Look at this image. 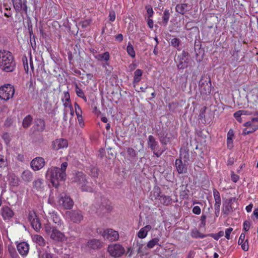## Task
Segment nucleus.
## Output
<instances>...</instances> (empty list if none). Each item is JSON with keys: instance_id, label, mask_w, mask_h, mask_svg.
Returning a JSON list of instances; mask_svg holds the SVG:
<instances>
[{"instance_id": "obj_11", "label": "nucleus", "mask_w": 258, "mask_h": 258, "mask_svg": "<svg viewBox=\"0 0 258 258\" xmlns=\"http://www.w3.org/2000/svg\"><path fill=\"white\" fill-rule=\"evenodd\" d=\"M100 234L105 239L109 241H116L119 238L118 232L112 229H106L100 231Z\"/></svg>"}, {"instance_id": "obj_16", "label": "nucleus", "mask_w": 258, "mask_h": 258, "mask_svg": "<svg viewBox=\"0 0 258 258\" xmlns=\"http://www.w3.org/2000/svg\"><path fill=\"white\" fill-rule=\"evenodd\" d=\"M213 196L215 202L214 205L215 214L216 217H218L220 214V208L221 206V197L220 193L216 189H214L213 190Z\"/></svg>"}, {"instance_id": "obj_8", "label": "nucleus", "mask_w": 258, "mask_h": 258, "mask_svg": "<svg viewBox=\"0 0 258 258\" xmlns=\"http://www.w3.org/2000/svg\"><path fill=\"white\" fill-rule=\"evenodd\" d=\"M107 250L109 254L115 258L121 256L125 251L124 248L118 243L109 245Z\"/></svg>"}, {"instance_id": "obj_6", "label": "nucleus", "mask_w": 258, "mask_h": 258, "mask_svg": "<svg viewBox=\"0 0 258 258\" xmlns=\"http://www.w3.org/2000/svg\"><path fill=\"white\" fill-rule=\"evenodd\" d=\"M15 93L14 87L9 84L0 87V98L4 100H8L13 97Z\"/></svg>"}, {"instance_id": "obj_24", "label": "nucleus", "mask_w": 258, "mask_h": 258, "mask_svg": "<svg viewBox=\"0 0 258 258\" xmlns=\"http://www.w3.org/2000/svg\"><path fill=\"white\" fill-rule=\"evenodd\" d=\"M14 7L16 11H20L24 10L26 11L27 8L25 3H22V0H13Z\"/></svg>"}, {"instance_id": "obj_59", "label": "nucleus", "mask_w": 258, "mask_h": 258, "mask_svg": "<svg viewBox=\"0 0 258 258\" xmlns=\"http://www.w3.org/2000/svg\"><path fill=\"white\" fill-rule=\"evenodd\" d=\"M115 40L118 42H121L123 40V35L119 34L115 36Z\"/></svg>"}, {"instance_id": "obj_13", "label": "nucleus", "mask_w": 258, "mask_h": 258, "mask_svg": "<svg viewBox=\"0 0 258 258\" xmlns=\"http://www.w3.org/2000/svg\"><path fill=\"white\" fill-rule=\"evenodd\" d=\"M28 219L33 229L36 231H39L41 228V224L35 213L34 212H29Z\"/></svg>"}, {"instance_id": "obj_45", "label": "nucleus", "mask_w": 258, "mask_h": 258, "mask_svg": "<svg viewBox=\"0 0 258 258\" xmlns=\"http://www.w3.org/2000/svg\"><path fill=\"white\" fill-rule=\"evenodd\" d=\"M127 154L131 157H134L136 156V152L132 148H128L126 150Z\"/></svg>"}, {"instance_id": "obj_21", "label": "nucleus", "mask_w": 258, "mask_h": 258, "mask_svg": "<svg viewBox=\"0 0 258 258\" xmlns=\"http://www.w3.org/2000/svg\"><path fill=\"white\" fill-rule=\"evenodd\" d=\"M1 215L5 220H9L13 216L14 212L10 207L5 206L1 209Z\"/></svg>"}, {"instance_id": "obj_20", "label": "nucleus", "mask_w": 258, "mask_h": 258, "mask_svg": "<svg viewBox=\"0 0 258 258\" xmlns=\"http://www.w3.org/2000/svg\"><path fill=\"white\" fill-rule=\"evenodd\" d=\"M63 105L64 107V109H67L69 111L72 112V107L70 102V96L68 92H64L63 98L61 99Z\"/></svg>"}, {"instance_id": "obj_46", "label": "nucleus", "mask_w": 258, "mask_h": 258, "mask_svg": "<svg viewBox=\"0 0 258 258\" xmlns=\"http://www.w3.org/2000/svg\"><path fill=\"white\" fill-rule=\"evenodd\" d=\"M6 164V159L5 158L4 156L0 155V167L2 168L5 167Z\"/></svg>"}, {"instance_id": "obj_38", "label": "nucleus", "mask_w": 258, "mask_h": 258, "mask_svg": "<svg viewBox=\"0 0 258 258\" xmlns=\"http://www.w3.org/2000/svg\"><path fill=\"white\" fill-rule=\"evenodd\" d=\"M170 17V13L169 10H166L164 12L163 16L162 17V23L164 26H166L168 22Z\"/></svg>"}, {"instance_id": "obj_22", "label": "nucleus", "mask_w": 258, "mask_h": 258, "mask_svg": "<svg viewBox=\"0 0 258 258\" xmlns=\"http://www.w3.org/2000/svg\"><path fill=\"white\" fill-rule=\"evenodd\" d=\"M160 142L164 145H166L170 141V139L167 137L168 133L166 131L162 130L157 133Z\"/></svg>"}, {"instance_id": "obj_26", "label": "nucleus", "mask_w": 258, "mask_h": 258, "mask_svg": "<svg viewBox=\"0 0 258 258\" xmlns=\"http://www.w3.org/2000/svg\"><path fill=\"white\" fill-rule=\"evenodd\" d=\"M48 248L49 247L47 246V249L44 248L38 250V258H53L52 254L47 250Z\"/></svg>"}, {"instance_id": "obj_44", "label": "nucleus", "mask_w": 258, "mask_h": 258, "mask_svg": "<svg viewBox=\"0 0 258 258\" xmlns=\"http://www.w3.org/2000/svg\"><path fill=\"white\" fill-rule=\"evenodd\" d=\"M240 245H241V248L244 251H248L249 249L248 239H246L245 241L243 243H242L241 244H240Z\"/></svg>"}, {"instance_id": "obj_23", "label": "nucleus", "mask_w": 258, "mask_h": 258, "mask_svg": "<svg viewBox=\"0 0 258 258\" xmlns=\"http://www.w3.org/2000/svg\"><path fill=\"white\" fill-rule=\"evenodd\" d=\"M102 243L100 240L92 239L88 240L87 245L89 248L95 249L101 247Z\"/></svg>"}, {"instance_id": "obj_48", "label": "nucleus", "mask_w": 258, "mask_h": 258, "mask_svg": "<svg viewBox=\"0 0 258 258\" xmlns=\"http://www.w3.org/2000/svg\"><path fill=\"white\" fill-rule=\"evenodd\" d=\"M241 115H242V114H241V112L240 111V110H239L234 113V117L236 119V120L238 121H239L240 122H241V121H242V119L241 118Z\"/></svg>"}, {"instance_id": "obj_12", "label": "nucleus", "mask_w": 258, "mask_h": 258, "mask_svg": "<svg viewBox=\"0 0 258 258\" xmlns=\"http://www.w3.org/2000/svg\"><path fill=\"white\" fill-rule=\"evenodd\" d=\"M58 203L66 209H71L74 205L72 199L64 193L60 195Z\"/></svg>"}, {"instance_id": "obj_28", "label": "nucleus", "mask_w": 258, "mask_h": 258, "mask_svg": "<svg viewBox=\"0 0 258 258\" xmlns=\"http://www.w3.org/2000/svg\"><path fill=\"white\" fill-rule=\"evenodd\" d=\"M32 239L34 242L41 246H43L45 244V241L43 237L41 235L37 234L34 235L33 236Z\"/></svg>"}, {"instance_id": "obj_9", "label": "nucleus", "mask_w": 258, "mask_h": 258, "mask_svg": "<svg viewBox=\"0 0 258 258\" xmlns=\"http://www.w3.org/2000/svg\"><path fill=\"white\" fill-rule=\"evenodd\" d=\"M66 214L70 221L73 223L79 224L84 219V215L82 211L74 210L67 211Z\"/></svg>"}, {"instance_id": "obj_41", "label": "nucleus", "mask_w": 258, "mask_h": 258, "mask_svg": "<svg viewBox=\"0 0 258 258\" xmlns=\"http://www.w3.org/2000/svg\"><path fill=\"white\" fill-rule=\"evenodd\" d=\"M180 40L177 38H174L171 39V45L174 47H177L179 46L180 43Z\"/></svg>"}, {"instance_id": "obj_50", "label": "nucleus", "mask_w": 258, "mask_h": 258, "mask_svg": "<svg viewBox=\"0 0 258 258\" xmlns=\"http://www.w3.org/2000/svg\"><path fill=\"white\" fill-rule=\"evenodd\" d=\"M233 231V228L229 227L226 229L225 230V237L227 239H230V234L231 232Z\"/></svg>"}, {"instance_id": "obj_57", "label": "nucleus", "mask_w": 258, "mask_h": 258, "mask_svg": "<svg viewBox=\"0 0 258 258\" xmlns=\"http://www.w3.org/2000/svg\"><path fill=\"white\" fill-rule=\"evenodd\" d=\"M192 212L194 214H197V215L200 214V213L201 212V210L200 207L198 206H195L192 209Z\"/></svg>"}, {"instance_id": "obj_64", "label": "nucleus", "mask_w": 258, "mask_h": 258, "mask_svg": "<svg viewBox=\"0 0 258 258\" xmlns=\"http://www.w3.org/2000/svg\"><path fill=\"white\" fill-rule=\"evenodd\" d=\"M68 110H67V109H64L63 110V120L64 121H67V119H68V117H67V114L68 113Z\"/></svg>"}, {"instance_id": "obj_1", "label": "nucleus", "mask_w": 258, "mask_h": 258, "mask_svg": "<svg viewBox=\"0 0 258 258\" xmlns=\"http://www.w3.org/2000/svg\"><path fill=\"white\" fill-rule=\"evenodd\" d=\"M68 165V163L64 162L61 164L60 168L52 166L47 169L45 175L46 178L51 182L53 186L57 187L59 181L66 180V171Z\"/></svg>"}, {"instance_id": "obj_60", "label": "nucleus", "mask_w": 258, "mask_h": 258, "mask_svg": "<svg viewBox=\"0 0 258 258\" xmlns=\"http://www.w3.org/2000/svg\"><path fill=\"white\" fill-rule=\"evenodd\" d=\"M136 67H137V64L135 63H132L128 66V69H129L130 71H131V72L135 70Z\"/></svg>"}, {"instance_id": "obj_61", "label": "nucleus", "mask_w": 258, "mask_h": 258, "mask_svg": "<svg viewBox=\"0 0 258 258\" xmlns=\"http://www.w3.org/2000/svg\"><path fill=\"white\" fill-rule=\"evenodd\" d=\"M206 216L205 215H202V216L201 217V224L203 226H205L206 225Z\"/></svg>"}, {"instance_id": "obj_31", "label": "nucleus", "mask_w": 258, "mask_h": 258, "mask_svg": "<svg viewBox=\"0 0 258 258\" xmlns=\"http://www.w3.org/2000/svg\"><path fill=\"white\" fill-rule=\"evenodd\" d=\"M160 240L159 238L156 237L150 240L147 244V247L149 249L153 248L155 245L160 246L159 241Z\"/></svg>"}, {"instance_id": "obj_10", "label": "nucleus", "mask_w": 258, "mask_h": 258, "mask_svg": "<svg viewBox=\"0 0 258 258\" xmlns=\"http://www.w3.org/2000/svg\"><path fill=\"white\" fill-rule=\"evenodd\" d=\"M148 146L153 152V154L157 157H159L165 150V149L158 150L159 144L154 137L150 135L147 141Z\"/></svg>"}, {"instance_id": "obj_42", "label": "nucleus", "mask_w": 258, "mask_h": 258, "mask_svg": "<svg viewBox=\"0 0 258 258\" xmlns=\"http://www.w3.org/2000/svg\"><path fill=\"white\" fill-rule=\"evenodd\" d=\"M22 61H23V66H24L25 71H26V72L27 73H28V71H29V67H28L27 58L26 56H24L22 58Z\"/></svg>"}, {"instance_id": "obj_33", "label": "nucleus", "mask_w": 258, "mask_h": 258, "mask_svg": "<svg viewBox=\"0 0 258 258\" xmlns=\"http://www.w3.org/2000/svg\"><path fill=\"white\" fill-rule=\"evenodd\" d=\"M187 7L186 4H178L176 6L175 10L177 13L184 15L186 12V8Z\"/></svg>"}, {"instance_id": "obj_63", "label": "nucleus", "mask_w": 258, "mask_h": 258, "mask_svg": "<svg viewBox=\"0 0 258 258\" xmlns=\"http://www.w3.org/2000/svg\"><path fill=\"white\" fill-rule=\"evenodd\" d=\"M148 25L150 28H153L154 25L153 21L152 19H149L148 20Z\"/></svg>"}, {"instance_id": "obj_18", "label": "nucleus", "mask_w": 258, "mask_h": 258, "mask_svg": "<svg viewBox=\"0 0 258 258\" xmlns=\"http://www.w3.org/2000/svg\"><path fill=\"white\" fill-rule=\"evenodd\" d=\"M48 217L57 226L60 227L63 225V222L56 212L54 211L49 212L48 213Z\"/></svg>"}, {"instance_id": "obj_52", "label": "nucleus", "mask_w": 258, "mask_h": 258, "mask_svg": "<svg viewBox=\"0 0 258 258\" xmlns=\"http://www.w3.org/2000/svg\"><path fill=\"white\" fill-rule=\"evenodd\" d=\"M75 111H76V113L77 115V116L81 115L80 113H82V110H81V107L77 103H76L75 104Z\"/></svg>"}, {"instance_id": "obj_36", "label": "nucleus", "mask_w": 258, "mask_h": 258, "mask_svg": "<svg viewBox=\"0 0 258 258\" xmlns=\"http://www.w3.org/2000/svg\"><path fill=\"white\" fill-rule=\"evenodd\" d=\"M43 180L38 178L33 182V186L37 190H40L43 187Z\"/></svg>"}, {"instance_id": "obj_43", "label": "nucleus", "mask_w": 258, "mask_h": 258, "mask_svg": "<svg viewBox=\"0 0 258 258\" xmlns=\"http://www.w3.org/2000/svg\"><path fill=\"white\" fill-rule=\"evenodd\" d=\"M13 122V118L11 117H8L5 121L4 126L7 127H10L12 125Z\"/></svg>"}, {"instance_id": "obj_15", "label": "nucleus", "mask_w": 258, "mask_h": 258, "mask_svg": "<svg viewBox=\"0 0 258 258\" xmlns=\"http://www.w3.org/2000/svg\"><path fill=\"white\" fill-rule=\"evenodd\" d=\"M44 159L41 157H36L31 162V167L34 171L41 169L44 167Z\"/></svg>"}, {"instance_id": "obj_55", "label": "nucleus", "mask_w": 258, "mask_h": 258, "mask_svg": "<svg viewBox=\"0 0 258 258\" xmlns=\"http://www.w3.org/2000/svg\"><path fill=\"white\" fill-rule=\"evenodd\" d=\"M231 180L234 182H236L239 180V176L238 175L235 174L234 173V172H232L231 174Z\"/></svg>"}, {"instance_id": "obj_3", "label": "nucleus", "mask_w": 258, "mask_h": 258, "mask_svg": "<svg viewBox=\"0 0 258 258\" xmlns=\"http://www.w3.org/2000/svg\"><path fill=\"white\" fill-rule=\"evenodd\" d=\"M72 180L73 182L76 183L82 191H93V188L92 184L88 181L86 175L82 172H76Z\"/></svg>"}, {"instance_id": "obj_58", "label": "nucleus", "mask_w": 258, "mask_h": 258, "mask_svg": "<svg viewBox=\"0 0 258 258\" xmlns=\"http://www.w3.org/2000/svg\"><path fill=\"white\" fill-rule=\"evenodd\" d=\"M236 201L235 198H230L229 199L226 200L225 202L230 205L232 206V204Z\"/></svg>"}, {"instance_id": "obj_17", "label": "nucleus", "mask_w": 258, "mask_h": 258, "mask_svg": "<svg viewBox=\"0 0 258 258\" xmlns=\"http://www.w3.org/2000/svg\"><path fill=\"white\" fill-rule=\"evenodd\" d=\"M68 146V141L64 139H57L52 143V148L55 150L67 148Z\"/></svg>"}, {"instance_id": "obj_51", "label": "nucleus", "mask_w": 258, "mask_h": 258, "mask_svg": "<svg viewBox=\"0 0 258 258\" xmlns=\"http://www.w3.org/2000/svg\"><path fill=\"white\" fill-rule=\"evenodd\" d=\"M115 18L116 15L115 12L113 11H110L109 14V20L111 22H113L115 20Z\"/></svg>"}, {"instance_id": "obj_47", "label": "nucleus", "mask_w": 258, "mask_h": 258, "mask_svg": "<svg viewBox=\"0 0 258 258\" xmlns=\"http://www.w3.org/2000/svg\"><path fill=\"white\" fill-rule=\"evenodd\" d=\"M146 9L147 10V14L149 15V17H152L154 14V11L152 7L150 5L146 6Z\"/></svg>"}, {"instance_id": "obj_29", "label": "nucleus", "mask_w": 258, "mask_h": 258, "mask_svg": "<svg viewBox=\"0 0 258 258\" xmlns=\"http://www.w3.org/2000/svg\"><path fill=\"white\" fill-rule=\"evenodd\" d=\"M222 211L223 215L227 216L233 211V208L232 206L224 202Z\"/></svg>"}, {"instance_id": "obj_62", "label": "nucleus", "mask_w": 258, "mask_h": 258, "mask_svg": "<svg viewBox=\"0 0 258 258\" xmlns=\"http://www.w3.org/2000/svg\"><path fill=\"white\" fill-rule=\"evenodd\" d=\"M3 138L5 140V141L7 143H9L10 141L9 139V135L8 133L4 134L3 136Z\"/></svg>"}, {"instance_id": "obj_2", "label": "nucleus", "mask_w": 258, "mask_h": 258, "mask_svg": "<svg viewBox=\"0 0 258 258\" xmlns=\"http://www.w3.org/2000/svg\"><path fill=\"white\" fill-rule=\"evenodd\" d=\"M16 67L14 58L9 51L0 50V70L6 72H12Z\"/></svg>"}, {"instance_id": "obj_35", "label": "nucleus", "mask_w": 258, "mask_h": 258, "mask_svg": "<svg viewBox=\"0 0 258 258\" xmlns=\"http://www.w3.org/2000/svg\"><path fill=\"white\" fill-rule=\"evenodd\" d=\"M75 91L78 97L83 98L85 101H87L86 97L85 96L83 91L79 87L77 84L75 85Z\"/></svg>"}, {"instance_id": "obj_30", "label": "nucleus", "mask_w": 258, "mask_h": 258, "mask_svg": "<svg viewBox=\"0 0 258 258\" xmlns=\"http://www.w3.org/2000/svg\"><path fill=\"white\" fill-rule=\"evenodd\" d=\"M33 175L32 172L29 170H25L23 171L22 174V178L26 182H30L32 180Z\"/></svg>"}, {"instance_id": "obj_4", "label": "nucleus", "mask_w": 258, "mask_h": 258, "mask_svg": "<svg viewBox=\"0 0 258 258\" xmlns=\"http://www.w3.org/2000/svg\"><path fill=\"white\" fill-rule=\"evenodd\" d=\"M45 231L50 238L55 241H63L66 239L64 234L55 227H52L49 222L44 225Z\"/></svg>"}, {"instance_id": "obj_27", "label": "nucleus", "mask_w": 258, "mask_h": 258, "mask_svg": "<svg viewBox=\"0 0 258 258\" xmlns=\"http://www.w3.org/2000/svg\"><path fill=\"white\" fill-rule=\"evenodd\" d=\"M143 73V71L141 69H137L135 71L134 79L133 81V83L134 86L138 84V83L141 80Z\"/></svg>"}, {"instance_id": "obj_25", "label": "nucleus", "mask_w": 258, "mask_h": 258, "mask_svg": "<svg viewBox=\"0 0 258 258\" xmlns=\"http://www.w3.org/2000/svg\"><path fill=\"white\" fill-rule=\"evenodd\" d=\"M152 227L150 225L145 226L139 230L138 233V236L140 238L142 239L145 238L147 236L148 232L150 231Z\"/></svg>"}, {"instance_id": "obj_40", "label": "nucleus", "mask_w": 258, "mask_h": 258, "mask_svg": "<svg viewBox=\"0 0 258 258\" xmlns=\"http://www.w3.org/2000/svg\"><path fill=\"white\" fill-rule=\"evenodd\" d=\"M126 50L127 52V53L132 57H135V52L134 49V47L133 45L131 44V43H128Z\"/></svg>"}, {"instance_id": "obj_49", "label": "nucleus", "mask_w": 258, "mask_h": 258, "mask_svg": "<svg viewBox=\"0 0 258 258\" xmlns=\"http://www.w3.org/2000/svg\"><path fill=\"white\" fill-rule=\"evenodd\" d=\"M90 174L92 176L97 177L98 175V170L96 167H93L90 170Z\"/></svg>"}, {"instance_id": "obj_14", "label": "nucleus", "mask_w": 258, "mask_h": 258, "mask_svg": "<svg viewBox=\"0 0 258 258\" xmlns=\"http://www.w3.org/2000/svg\"><path fill=\"white\" fill-rule=\"evenodd\" d=\"M178 62L177 67L179 69H184L187 68L189 62V58L188 53L183 51L181 54L178 56Z\"/></svg>"}, {"instance_id": "obj_34", "label": "nucleus", "mask_w": 258, "mask_h": 258, "mask_svg": "<svg viewBox=\"0 0 258 258\" xmlns=\"http://www.w3.org/2000/svg\"><path fill=\"white\" fill-rule=\"evenodd\" d=\"M191 236L194 238H203L206 237V235L205 234L201 233L199 230L197 229H194L192 230L190 234Z\"/></svg>"}, {"instance_id": "obj_7", "label": "nucleus", "mask_w": 258, "mask_h": 258, "mask_svg": "<svg viewBox=\"0 0 258 258\" xmlns=\"http://www.w3.org/2000/svg\"><path fill=\"white\" fill-rule=\"evenodd\" d=\"M200 91L201 95L209 96L211 94L212 85L210 78L203 77L200 81Z\"/></svg>"}, {"instance_id": "obj_32", "label": "nucleus", "mask_w": 258, "mask_h": 258, "mask_svg": "<svg viewBox=\"0 0 258 258\" xmlns=\"http://www.w3.org/2000/svg\"><path fill=\"white\" fill-rule=\"evenodd\" d=\"M95 57L100 61L105 60L108 61L110 59V55L108 52L106 51L103 53L99 54L95 56Z\"/></svg>"}, {"instance_id": "obj_53", "label": "nucleus", "mask_w": 258, "mask_h": 258, "mask_svg": "<svg viewBox=\"0 0 258 258\" xmlns=\"http://www.w3.org/2000/svg\"><path fill=\"white\" fill-rule=\"evenodd\" d=\"M256 130L255 128H250L249 130H248V128H245L243 131L242 135H246L250 133H252L254 132Z\"/></svg>"}, {"instance_id": "obj_5", "label": "nucleus", "mask_w": 258, "mask_h": 258, "mask_svg": "<svg viewBox=\"0 0 258 258\" xmlns=\"http://www.w3.org/2000/svg\"><path fill=\"white\" fill-rule=\"evenodd\" d=\"M188 156V153H180V159L176 160L175 166L178 173L182 174L186 172L188 165L187 161Z\"/></svg>"}, {"instance_id": "obj_19", "label": "nucleus", "mask_w": 258, "mask_h": 258, "mask_svg": "<svg viewBox=\"0 0 258 258\" xmlns=\"http://www.w3.org/2000/svg\"><path fill=\"white\" fill-rule=\"evenodd\" d=\"M17 248L21 255L26 256L29 252V245L26 242H21L18 243Z\"/></svg>"}, {"instance_id": "obj_54", "label": "nucleus", "mask_w": 258, "mask_h": 258, "mask_svg": "<svg viewBox=\"0 0 258 258\" xmlns=\"http://www.w3.org/2000/svg\"><path fill=\"white\" fill-rule=\"evenodd\" d=\"M250 222L249 221H245L243 223V230H245V231H247L249 228H250Z\"/></svg>"}, {"instance_id": "obj_56", "label": "nucleus", "mask_w": 258, "mask_h": 258, "mask_svg": "<svg viewBox=\"0 0 258 258\" xmlns=\"http://www.w3.org/2000/svg\"><path fill=\"white\" fill-rule=\"evenodd\" d=\"M245 234L244 233H242L240 237L239 238L238 241V244L239 245L241 244L242 243H243L245 241Z\"/></svg>"}, {"instance_id": "obj_39", "label": "nucleus", "mask_w": 258, "mask_h": 258, "mask_svg": "<svg viewBox=\"0 0 258 258\" xmlns=\"http://www.w3.org/2000/svg\"><path fill=\"white\" fill-rule=\"evenodd\" d=\"M159 200L165 205H168L171 203V199L169 196H161Z\"/></svg>"}, {"instance_id": "obj_37", "label": "nucleus", "mask_w": 258, "mask_h": 258, "mask_svg": "<svg viewBox=\"0 0 258 258\" xmlns=\"http://www.w3.org/2000/svg\"><path fill=\"white\" fill-rule=\"evenodd\" d=\"M32 118L30 115H27L24 118L23 121V126L27 128L30 125L32 122Z\"/></svg>"}]
</instances>
